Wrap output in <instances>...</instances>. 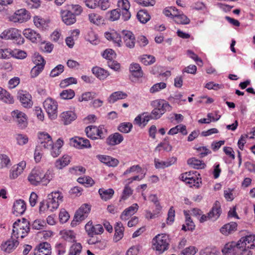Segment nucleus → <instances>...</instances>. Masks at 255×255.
I'll return each instance as SVG.
<instances>
[{
  "label": "nucleus",
  "instance_id": "1",
  "mask_svg": "<svg viewBox=\"0 0 255 255\" xmlns=\"http://www.w3.org/2000/svg\"><path fill=\"white\" fill-rule=\"evenodd\" d=\"M52 178L49 172L44 173L43 170L40 167L33 169L28 176V180L31 184L37 186L40 183L47 185Z\"/></svg>",
  "mask_w": 255,
  "mask_h": 255
},
{
  "label": "nucleus",
  "instance_id": "2",
  "mask_svg": "<svg viewBox=\"0 0 255 255\" xmlns=\"http://www.w3.org/2000/svg\"><path fill=\"white\" fill-rule=\"evenodd\" d=\"M151 105L153 109L150 114V117L153 120L159 119L166 111L172 110V107L163 100H154L152 102Z\"/></svg>",
  "mask_w": 255,
  "mask_h": 255
},
{
  "label": "nucleus",
  "instance_id": "3",
  "mask_svg": "<svg viewBox=\"0 0 255 255\" xmlns=\"http://www.w3.org/2000/svg\"><path fill=\"white\" fill-rule=\"evenodd\" d=\"M29 230V224L26 219L17 220L13 225L12 237L17 240L23 239L27 235Z\"/></svg>",
  "mask_w": 255,
  "mask_h": 255
},
{
  "label": "nucleus",
  "instance_id": "4",
  "mask_svg": "<svg viewBox=\"0 0 255 255\" xmlns=\"http://www.w3.org/2000/svg\"><path fill=\"white\" fill-rule=\"evenodd\" d=\"M0 38L4 40H12L19 45L23 44L24 41L20 31L14 28L4 30L0 34Z\"/></svg>",
  "mask_w": 255,
  "mask_h": 255
},
{
  "label": "nucleus",
  "instance_id": "5",
  "mask_svg": "<svg viewBox=\"0 0 255 255\" xmlns=\"http://www.w3.org/2000/svg\"><path fill=\"white\" fill-rule=\"evenodd\" d=\"M153 249L159 253H162L167 250L169 246L168 236L166 234H158L152 240Z\"/></svg>",
  "mask_w": 255,
  "mask_h": 255
},
{
  "label": "nucleus",
  "instance_id": "6",
  "mask_svg": "<svg viewBox=\"0 0 255 255\" xmlns=\"http://www.w3.org/2000/svg\"><path fill=\"white\" fill-rule=\"evenodd\" d=\"M62 194L59 191H54L49 194L47 198V206L49 210L53 212L56 210L63 201Z\"/></svg>",
  "mask_w": 255,
  "mask_h": 255
},
{
  "label": "nucleus",
  "instance_id": "7",
  "mask_svg": "<svg viewBox=\"0 0 255 255\" xmlns=\"http://www.w3.org/2000/svg\"><path fill=\"white\" fill-rule=\"evenodd\" d=\"M43 107L48 117L51 120H55L57 117L58 103L52 98H47L43 102Z\"/></svg>",
  "mask_w": 255,
  "mask_h": 255
},
{
  "label": "nucleus",
  "instance_id": "8",
  "mask_svg": "<svg viewBox=\"0 0 255 255\" xmlns=\"http://www.w3.org/2000/svg\"><path fill=\"white\" fill-rule=\"evenodd\" d=\"M85 132L87 136L92 139L98 138L97 136L102 139L105 137L106 130L103 126H89L86 128Z\"/></svg>",
  "mask_w": 255,
  "mask_h": 255
},
{
  "label": "nucleus",
  "instance_id": "9",
  "mask_svg": "<svg viewBox=\"0 0 255 255\" xmlns=\"http://www.w3.org/2000/svg\"><path fill=\"white\" fill-rule=\"evenodd\" d=\"M29 13L25 9L22 8L16 10L8 17L9 20L13 22L23 23L30 19Z\"/></svg>",
  "mask_w": 255,
  "mask_h": 255
},
{
  "label": "nucleus",
  "instance_id": "10",
  "mask_svg": "<svg viewBox=\"0 0 255 255\" xmlns=\"http://www.w3.org/2000/svg\"><path fill=\"white\" fill-rule=\"evenodd\" d=\"M11 116L19 128L23 129L27 127V116L24 113L16 110L11 112Z\"/></svg>",
  "mask_w": 255,
  "mask_h": 255
},
{
  "label": "nucleus",
  "instance_id": "11",
  "mask_svg": "<svg viewBox=\"0 0 255 255\" xmlns=\"http://www.w3.org/2000/svg\"><path fill=\"white\" fill-rule=\"evenodd\" d=\"M90 210L89 205L87 204L82 205L76 212L72 224H73L75 222H79L84 220L87 217Z\"/></svg>",
  "mask_w": 255,
  "mask_h": 255
},
{
  "label": "nucleus",
  "instance_id": "12",
  "mask_svg": "<svg viewBox=\"0 0 255 255\" xmlns=\"http://www.w3.org/2000/svg\"><path fill=\"white\" fill-rule=\"evenodd\" d=\"M118 9L121 11L122 18L124 21L128 20L131 16L129 11L130 4L128 0H119L118 2Z\"/></svg>",
  "mask_w": 255,
  "mask_h": 255
},
{
  "label": "nucleus",
  "instance_id": "13",
  "mask_svg": "<svg viewBox=\"0 0 255 255\" xmlns=\"http://www.w3.org/2000/svg\"><path fill=\"white\" fill-rule=\"evenodd\" d=\"M39 143H40L38 147L44 148L45 149L49 148L51 147L52 140L51 136L47 132H41L38 134Z\"/></svg>",
  "mask_w": 255,
  "mask_h": 255
},
{
  "label": "nucleus",
  "instance_id": "14",
  "mask_svg": "<svg viewBox=\"0 0 255 255\" xmlns=\"http://www.w3.org/2000/svg\"><path fill=\"white\" fill-rule=\"evenodd\" d=\"M85 228L88 235L90 236L100 235L104 232V229L101 225L97 224L94 226L92 222H89L86 224Z\"/></svg>",
  "mask_w": 255,
  "mask_h": 255
},
{
  "label": "nucleus",
  "instance_id": "15",
  "mask_svg": "<svg viewBox=\"0 0 255 255\" xmlns=\"http://www.w3.org/2000/svg\"><path fill=\"white\" fill-rule=\"evenodd\" d=\"M60 14L63 22L67 25H70L76 21V16L69 10H61Z\"/></svg>",
  "mask_w": 255,
  "mask_h": 255
},
{
  "label": "nucleus",
  "instance_id": "16",
  "mask_svg": "<svg viewBox=\"0 0 255 255\" xmlns=\"http://www.w3.org/2000/svg\"><path fill=\"white\" fill-rule=\"evenodd\" d=\"M18 244V240L11 236L10 239L1 244V248L4 252L9 253L14 250Z\"/></svg>",
  "mask_w": 255,
  "mask_h": 255
},
{
  "label": "nucleus",
  "instance_id": "17",
  "mask_svg": "<svg viewBox=\"0 0 255 255\" xmlns=\"http://www.w3.org/2000/svg\"><path fill=\"white\" fill-rule=\"evenodd\" d=\"M70 144L78 148H90L91 144L88 139L80 137H75L70 139Z\"/></svg>",
  "mask_w": 255,
  "mask_h": 255
},
{
  "label": "nucleus",
  "instance_id": "18",
  "mask_svg": "<svg viewBox=\"0 0 255 255\" xmlns=\"http://www.w3.org/2000/svg\"><path fill=\"white\" fill-rule=\"evenodd\" d=\"M18 98L21 105L25 108H29L32 106L31 95L26 91H21L18 93Z\"/></svg>",
  "mask_w": 255,
  "mask_h": 255
},
{
  "label": "nucleus",
  "instance_id": "19",
  "mask_svg": "<svg viewBox=\"0 0 255 255\" xmlns=\"http://www.w3.org/2000/svg\"><path fill=\"white\" fill-rule=\"evenodd\" d=\"M51 249L47 242L40 243L34 250V255H51Z\"/></svg>",
  "mask_w": 255,
  "mask_h": 255
},
{
  "label": "nucleus",
  "instance_id": "20",
  "mask_svg": "<svg viewBox=\"0 0 255 255\" xmlns=\"http://www.w3.org/2000/svg\"><path fill=\"white\" fill-rule=\"evenodd\" d=\"M122 33L126 46L128 48H133L135 45V39L132 32L128 30H123Z\"/></svg>",
  "mask_w": 255,
  "mask_h": 255
},
{
  "label": "nucleus",
  "instance_id": "21",
  "mask_svg": "<svg viewBox=\"0 0 255 255\" xmlns=\"http://www.w3.org/2000/svg\"><path fill=\"white\" fill-rule=\"evenodd\" d=\"M26 162L21 161L19 163L13 167L12 169L10 171L9 174V178L12 179H16L23 171L26 167Z\"/></svg>",
  "mask_w": 255,
  "mask_h": 255
},
{
  "label": "nucleus",
  "instance_id": "22",
  "mask_svg": "<svg viewBox=\"0 0 255 255\" xmlns=\"http://www.w3.org/2000/svg\"><path fill=\"white\" fill-rule=\"evenodd\" d=\"M23 34L32 42L37 43L41 40L40 35L32 29H24L23 31Z\"/></svg>",
  "mask_w": 255,
  "mask_h": 255
},
{
  "label": "nucleus",
  "instance_id": "23",
  "mask_svg": "<svg viewBox=\"0 0 255 255\" xmlns=\"http://www.w3.org/2000/svg\"><path fill=\"white\" fill-rule=\"evenodd\" d=\"M138 205L136 203L132 204L131 206L126 208L122 213L121 219L122 220L127 221L132 215H134L138 210Z\"/></svg>",
  "mask_w": 255,
  "mask_h": 255
},
{
  "label": "nucleus",
  "instance_id": "24",
  "mask_svg": "<svg viewBox=\"0 0 255 255\" xmlns=\"http://www.w3.org/2000/svg\"><path fill=\"white\" fill-rule=\"evenodd\" d=\"M60 118L65 125L71 124L73 121L76 120L77 116L76 114L72 111H67L62 112Z\"/></svg>",
  "mask_w": 255,
  "mask_h": 255
},
{
  "label": "nucleus",
  "instance_id": "25",
  "mask_svg": "<svg viewBox=\"0 0 255 255\" xmlns=\"http://www.w3.org/2000/svg\"><path fill=\"white\" fill-rule=\"evenodd\" d=\"M221 213V210L220 202L216 201L211 211H210L208 214L209 220H211L212 221L216 220L220 217Z\"/></svg>",
  "mask_w": 255,
  "mask_h": 255
},
{
  "label": "nucleus",
  "instance_id": "26",
  "mask_svg": "<svg viewBox=\"0 0 255 255\" xmlns=\"http://www.w3.org/2000/svg\"><path fill=\"white\" fill-rule=\"evenodd\" d=\"M123 140V135L118 132H116L108 136L106 139V143L109 145L114 146L121 143Z\"/></svg>",
  "mask_w": 255,
  "mask_h": 255
},
{
  "label": "nucleus",
  "instance_id": "27",
  "mask_svg": "<svg viewBox=\"0 0 255 255\" xmlns=\"http://www.w3.org/2000/svg\"><path fill=\"white\" fill-rule=\"evenodd\" d=\"M26 204L23 200H16L13 205V213L16 216L23 214L26 210Z\"/></svg>",
  "mask_w": 255,
  "mask_h": 255
},
{
  "label": "nucleus",
  "instance_id": "28",
  "mask_svg": "<svg viewBox=\"0 0 255 255\" xmlns=\"http://www.w3.org/2000/svg\"><path fill=\"white\" fill-rule=\"evenodd\" d=\"M63 145V141L61 138L57 140L55 144L52 142L51 147L47 148V150H50L51 155L53 157H57L61 153L60 148Z\"/></svg>",
  "mask_w": 255,
  "mask_h": 255
},
{
  "label": "nucleus",
  "instance_id": "29",
  "mask_svg": "<svg viewBox=\"0 0 255 255\" xmlns=\"http://www.w3.org/2000/svg\"><path fill=\"white\" fill-rule=\"evenodd\" d=\"M237 226L236 222H232L224 225L221 228L220 231L223 235L228 236L237 230Z\"/></svg>",
  "mask_w": 255,
  "mask_h": 255
},
{
  "label": "nucleus",
  "instance_id": "30",
  "mask_svg": "<svg viewBox=\"0 0 255 255\" xmlns=\"http://www.w3.org/2000/svg\"><path fill=\"white\" fill-rule=\"evenodd\" d=\"M236 248H241L240 243L237 244L235 242L228 243L225 245L224 248L222 250V252L225 255H232Z\"/></svg>",
  "mask_w": 255,
  "mask_h": 255
},
{
  "label": "nucleus",
  "instance_id": "31",
  "mask_svg": "<svg viewBox=\"0 0 255 255\" xmlns=\"http://www.w3.org/2000/svg\"><path fill=\"white\" fill-rule=\"evenodd\" d=\"M92 72L97 78L101 80H105L109 75L107 71L98 66L94 67Z\"/></svg>",
  "mask_w": 255,
  "mask_h": 255
},
{
  "label": "nucleus",
  "instance_id": "32",
  "mask_svg": "<svg viewBox=\"0 0 255 255\" xmlns=\"http://www.w3.org/2000/svg\"><path fill=\"white\" fill-rule=\"evenodd\" d=\"M0 101L8 104L14 103L13 97L5 89L0 87Z\"/></svg>",
  "mask_w": 255,
  "mask_h": 255
},
{
  "label": "nucleus",
  "instance_id": "33",
  "mask_svg": "<svg viewBox=\"0 0 255 255\" xmlns=\"http://www.w3.org/2000/svg\"><path fill=\"white\" fill-rule=\"evenodd\" d=\"M129 71L131 74L135 78H141L143 76V72L139 64L132 63L129 66Z\"/></svg>",
  "mask_w": 255,
  "mask_h": 255
},
{
  "label": "nucleus",
  "instance_id": "34",
  "mask_svg": "<svg viewBox=\"0 0 255 255\" xmlns=\"http://www.w3.org/2000/svg\"><path fill=\"white\" fill-rule=\"evenodd\" d=\"M98 192L101 199L103 200L106 201L112 198L114 194L115 191L112 188L106 189L102 188L99 189Z\"/></svg>",
  "mask_w": 255,
  "mask_h": 255
},
{
  "label": "nucleus",
  "instance_id": "35",
  "mask_svg": "<svg viewBox=\"0 0 255 255\" xmlns=\"http://www.w3.org/2000/svg\"><path fill=\"white\" fill-rule=\"evenodd\" d=\"M115 230L114 240L117 242L122 239L124 236V227L121 222H117L116 223Z\"/></svg>",
  "mask_w": 255,
  "mask_h": 255
},
{
  "label": "nucleus",
  "instance_id": "36",
  "mask_svg": "<svg viewBox=\"0 0 255 255\" xmlns=\"http://www.w3.org/2000/svg\"><path fill=\"white\" fill-rule=\"evenodd\" d=\"M70 157L67 155H63L61 158L57 159L55 162V167L59 169H61L67 166L70 162Z\"/></svg>",
  "mask_w": 255,
  "mask_h": 255
},
{
  "label": "nucleus",
  "instance_id": "37",
  "mask_svg": "<svg viewBox=\"0 0 255 255\" xmlns=\"http://www.w3.org/2000/svg\"><path fill=\"white\" fill-rule=\"evenodd\" d=\"M127 97V94L122 91H117L112 93L109 96L108 101L110 103H114L118 100L125 99Z\"/></svg>",
  "mask_w": 255,
  "mask_h": 255
},
{
  "label": "nucleus",
  "instance_id": "38",
  "mask_svg": "<svg viewBox=\"0 0 255 255\" xmlns=\"http://www.w3.org/2000/svg\"><path fill=\"white\" fill-rule=\"evenodd\" d=\"M187 164L193 168L203 169L204 168L206 165L202 161L196 159L195 157H192L188 159Z\"/></svg>",
  "mask_w": 255,
  "mask_h": 255
},
{
  "label": "nucleus",
  "instance_id": "39",
  "mask_svg": "<svg viewBox=\"0 0 255 255\" xmlns=\"http://www.w3.org/2000/svg\"><path fill=\"white\" fill-rule=\"evenodd\" d=\"M255 235H250L242 238L238 243H240V248L248 249L246 246H250L253 243Z\"/></svg>",
  "mask_w": 255,
  "mask_h": 255
},
{
  "label": "nucleus",
  "instance_id": "40",
  "mask_svg": "<svg viewBox=\"0 0 255 255\" xmlns=\"http://www.w3.org/2000/svg\"><path fill=\"white\" fill-rule=\"evenodd\" d=\"M88 17L89 21L95 25H99L104 23L103 17L98 14L92 13L89 14Z\"/></svg>",
  "mask_w": 255,
  "mask_h": 255
},
{
  "label": "nucleus",
  "instance_id": "41",
  "mask_svg": "<svg viewBox=\"0 0 255 255\" xmlns=\"http://www.w3.org/2000/svg\"><path fill=\"white\" fill-rule=\"evenodd\" d=\"M62 238L65 241L72 242L75 241V236L74 232L70 230H63L61 231Z\"/></svg>",
  "mask_w": 255,
  "mask_h": 255
},
{
  "label": "nucleus",
  "instance_id": "42",
  "mask_svg": "<svg viewBox=\"0 0 255 255\" xmlns=\"http://www.w3.org/2000/svg\"><path fill=\"white\" fill-rule=\"evenodd\" d=\"M122 15L121 11L117 8L113 9L107 13V16L109 20L114 21L117 20Z\"/></svg>",
  "mask_w": 255,
  "mask_h": 255
},
{
  "label": "nucleus",
  "instance_id": "43",
  "mask_svg": "<svg viewBox=\"0 0 255 255\" xmlns=\"http://www.w3.org/2000/svg\"><path fill=\"white\" fill-rule=\"evenodd\" d=\"M137 18L140 22L145 23L150 19V16L146 11L141 10L137 12Z\"/></svg>",
  "mask_w": 255,
  "mask_h": 255
},
{
  "label": "nucleus",
  "instance_id": "44",
  "mask_svg": "<svg viewBox=\"0 0 255 255\" xmlns=\"http://www.w3.org/2000/svg\"><path fill=\"white\" fill-rule=\"evenodd\" d=\"M174 21L178 24H187L190 19L184 14L179 13L174 18Z\"/></svg>",
  "mask_w": 255,
  "mask_h": 255
},
{
  "label": "nucleus",
  "instance_id": "45",
  "mask_svg": "<svg viewBox=\"0 0 255 255\" xmlns=\"http://www.w3.org/2000/svg\"><path fill=\"white\" fill-rule=\"evenodd\" d=\"M60 96L64 100L72 99L75 96V92L71 89L64 90L60 94Z\"/></svg>",
  "mask_w": 255,
  "mask_h": 255
},
{
  "label": "nucleus",
  "instance_id": "46",
  "mask_svg": "<svg viewBox=\"0 0 255 255\" xmlns=\"http://www.w3.org/2000/svg\"><path fill=\"white\" fill-rule=\"evenodd\" d=\"M140 61L145 65H149L153 64L155 61V57L149 55H143L140 58Z\"/></svg>",
  "mask_w": 255,
  "mask_h": 255
},
{
  "label": "nucleus",
  "instance_id": "47",
  "mask_svg": "<svg viewBox=\"0 0 255 255\" xmlns=\"http://www.w3.org/2000/svg\"><path fill=\"white\" fill-rule=\"evenodd\" d=\"M166 87V84L164 82H160L154 84L150 89L149 92L151 93H155L159 92Z\"/></svg>",
  "mask_w": 255,
  "mask_h": 255
},
{
  "label": "nucleus",
  "instance_id": "48",
  "mask_svg": "<svg viewBox=\"0 0 255 255\" xmlns=\"http://www.w3.org/2000/svg\"><path fill=\"white\" fill-rule=\"evenodd\" d=\"M161 148L163 149L166 151H170L172 150V146L168 142H160L158 145L155 147V151H160L161 150Z\"/></svg>",
  "mask_w": 255,
  "mask_h": 255
},
{
  "label": "nucleus",
  "instance_id": "49",
  "mask_svg": "<svg viewBox=\"0 0 255 255\" xmlns=\"http://www.w3.org/2000/svg\"><path fill=\"white\" fill-rule=\"evenodd\" d=\"M34 25L38 28H41L47 25L46 21L40 16H36L33 18Z\"/></svg>",
  "mask_w": 255,
  "mask_h": 255
},
{
  "label": "nucleus",
  "instance_id": "50",
  "mask_svg": "<svg viewBox=\"0 0 255 255\" xmlns=\"http://www.w3.org/2000/svg\"><path fill=\"white\" fill-rule=\"evenodd\" d=\"M187 179V181H185V182L186 184H188L190 186V187H199V183L201 182L200 179H199L198 177H197L196 175H194L192 177Z\"/></svg>",
  "mask_w": 255,
  "mask_h": 255
},
{
  "label": "nucleus",
  "instance_id": "51",
  "mask_svg": "<svg viewBox=\"0 0 255 255\" xmlns=\"http://www.w3.org/2000/svg\"><path fill=\"white\" fill-rule=\"evenodd\" d=\"M9 53L11 54L12 57L20 59L25 58L27 56L26 53L24 51L17 49H15L11 52L9 51Z\"/></svg>",
  "mask_w": 255,
  "mask_h": 255
},
{
  "label": "nucleus",
  "instance_id": "52",
  "mask_svg": "<svg viewBox=\"0 0 255 255\" xmlns=\"http://www.w3.org/2000/svg\"><path fill=\"white\" fill-rule=\"evenodd\" d=\"M97 96V94L94 92H86L83 93L81 97L79 98V101H88Z\"/></svg>",
  "mask_w": 255,
  "mask_h": 255
},
{
  "label": "nucleus",
  "instance_id": "53",
  "mask_svg": "<svg viewBox=\"0 0 255 255\" xmlns=\"http://www.w3.org/2000/svg\"><path fill=\"white\" fill-rule=\"evenodd\" d=\"M44 67V66H43V64L35 65L33 67L31 70V77L32 78L37 77L42 72Z\"/></svg>",
  "mask_w": 255,
  "mask_h": 255
},
{
  "label": "nucleus",
  "instance_id": "54",
  "mask_svg": "<svg viewBox=\"0 0 255 255\" xmlns=\"http://www.w3.org/2000/svg\"><path fill=\"white\" fill-rule=\"evenodd\" d=\"M77 82V80L75 78L73 77H69L63 80L60 84V86L61 88H65L72 84H76Z\"/></svg>",
  "mask_w": 255,
  "mask_h": 255
},
{
  "label": "nucleus",
  "instance_id": "55",
  "mask_svg": "<svg viewBox=\"0 0 255 255\" xmlns=\"http://www.w3.org/2000/svg\"><path fill=\"white\" fill-rule=\"evenodd\" d=\"M132 127V125L131 123H124L120 125L118 129L121 132L124 133H128L130 131Z\"/></svg>",
  "mask_w": 255,
  "mask_h": 255
},
{
  "label": "nucleus",
  "instance_id": "56",
  "mask_svg": "<svg viewBox=\"0 0 255 255\" xmlns=\"http://www.w3.org/2000/svg\"><path fill=\"white\" fill-rule=\"evenodd\" d=\"M103 57L107 59L108 61L113 60L115 58L116 54L114 50L111 49H106L103 53Z\"/></svg>",
  "mask_w": 255,
  "mask_h": 255
},
{
  "label": "nucleus",
  "instance_id": "57",
  "mask_svg": "<svg viewBox=\"0 0 255 255\" xmlns=\"http://www.w3.org/2000/svg\"><path fill=\"white\" fill-rule=\"evenodd\" d=\"M82 248V246L80 243H76L70 247L69 251L74 255H79L81 252Z\"/></svg>",
  "mask_w": 255,
  "mask_h": 255
},
{
  "label": "nucleus",
  "instance_id": "58",
  "mask_svg": "<svg viewBox=\"0 0 255 255\" xmlns=\"http://www.w3.org/2000/svg\"><path fill=\"white\" fill-rule=\"evenodd\" d=\"M63 71L64 66L61 64H59L51 70L50 75L51 77H55L62 73Z\"/></svg>",
  "mask_w": 255,
  "mask_h": 255
},
{
  "label": "nucleus",
  "instance_id": "59",
  "mask_svg": "<svg viewBox=\"0 0 255 255\" xmlns=\"http://www.w3.org/2000/svg\"><path fill=\"white\" fill-rule=\"evenodd\" d=\"M86 39L92 44L96 45L98 42L97 35L92 31H90L86 36Z\"/></svg>",
  "mask_w": 255,
  "mask_h": 255
},
{
  "label": "nucleus",
  "instance_id": "60",
  "mask_svg": "<svg viewBox=\"0 0 255 255\" xmlns=\"http://www.w3.org/2000/svg\"><path fill=\"white\" fill-rule=\"evenodd\" d=\"M196 150L200 158H203L211 153V151L206 146L197 147Z\"/></svg>",
  "mask_w": 255,
  "mask_h": 255
},
{
  "label": "nucleus",
  "instance_id": "61",
  "mask_svg": "<svg viewBox=\"0 0 255 255\" xmlns=\"http://www.w3.org/2000/svg\"><path fill=\"white\" fill-rule=\"evenodd\" d=\"M32 60L36 65H39V64H43V66L45 65V61L39 53H35L32 57Z\"/></svg>",
  "mask_w": 255,
  "mask_h": 255
},
{
  "label": "nucleus",
  "instance_id": "62",
  "mask_svg": "<svg viewBox=\"0 0 255 255\" xmlns=\"http://www.w3.org/2000/svg\"><path fill=\"white\" fill-rule=\"evenodd\" d=\"M142 171V168L138 165H133L127 169L124 173V175H126L131 172H136L137 173H140Z\"/></svg>",
  "mask_w": 255,
  "mask_h": 255
},
{
  "label": "nucleus",
  "instance_id": "63",
  "mask_svg": "<svg viewBox=\"0 0 255 255\" xmlns=\"http://www.w3.org/2000/svg\"><path fill=\"white\" fill-rule=\"evenodd\" d=\"M77 181L79 183L90 186L93 185L94 183V180L90 177H80Z\"/></svg>",
  "mask_w": 255,
  "mask_h": 255
},
{
  "label": "nucleus",
  "instance_id": "64",
  "mask_svg": "<svg viewBox=\"0 0 255 255\" xmlns=\"http://www.w3.org/2000/svg\"><path fill=\"white\" fill-rule=\"evenodd\" d=\"M16 139L17 143L20 145L25 144L28 141V138L27 136L25 135L22 134H17L16 136Z\"/></svg>",
  "mask_w": 255,
  "mask_h": 255
}]
</instances>
